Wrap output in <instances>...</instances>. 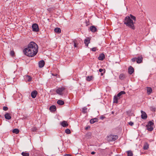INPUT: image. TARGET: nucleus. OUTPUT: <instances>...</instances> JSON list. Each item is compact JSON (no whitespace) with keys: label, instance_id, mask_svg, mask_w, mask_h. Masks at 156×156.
<instances>
[{"label":"nucleus","instance_id":"393cba45","mask_svg":"<svg viewBox=\"0 0 156 156\" xmlns=\"http://www.w3.org/2000/svg\"><path fill=\"white\" fill-rule=\"evenodd\" d=\"M125 75L122 74L120 75L119 78L121 80H123L125 78Z\"/></svg>","mask_w":156,"mask_h":156},{"label":"nucleus","instance_id":"9d476101","mask_svg":"<svg viewBox=\"0 0 156 156\" xmlns=\"http://www.w3.org/2000/svg\"><path fill=\"white\" fill-rule=\"evenodd\" d=\"M90 39L89 37H88L85 39L84 43L87 47L88 46V44L90 43Z\"/></svg>","mask_w":156,"mask_h":156},{"label":"nucleus","instance_id":"f704fd0d","mask_svg":"<svg viewBox=\"0 0 156 156\" xmlns=\"http://www.w3.org/2000/svg\"><path fill=\"white\" fill-rule=\"evenodd\" d=\"M27 76L28 78V79L27 80L28 81H30L32 80L31 77L30 76Z\"/></svg>","mask_w":156,"mask_h":156},{"label":"nucleus","instance_id":"7c9ffc66","mask_svg":"<svg viewBox=\"0 0 156 156\" xmlns=\"http://www.w3.org/2000/svg\"><path fill=\"white\" fill-rule=\"evenodd\" d=\"M65 132L67 134H69L70 133H71L70 130L68 129H66L65 130Z\"/></svg>","mask_w":156,"mask_h":156},{"label":"nucleus","instance_id":"473e14b6","mask_svg":"<svg viewBox=\"0 0 156 156\" xmlns=\"http://www.w3.org/2000/svg\"><path fill=\"white\" fill-rule=\"evenodd\" d=\"M10 54L11 55L13 56L14 55V52L13 51V50L11 51L10 52Z\"/></svg>","mask_w":156,"mask_h":156},{"label":"nucleus","instance_id":"5701e85b","mask_svg":"<svg viewBox=\"0 0 156 156\" xmlns=\"http://www.w3.org/2000/svg\"><path fill=\"white\" fill-rule=\"evenodd\" d=\"M21 154L23 156H29L30 154L28 152H23Z\"/></svg>","mask_w":156,"mask_h":156},{"label":"nucleus","instance_id":"c9c22d12","mask_svg":"<svg viewBox=\"0 0 156 156\" xmlns=\"http://www.w3.org/2000/svg\"><path fill=\"white\" fill-rule=\"evenodd\" d=\"M37 129V128L36 127H34L32 128V130L33 132H35Z\"/></svg>","mask_w":156,"mask_h":156},{"label":"nucleus","instance_id":"6e6552de","mask_svg":"<svg viewBox=\"0 0 156 156\" xmlns=\"http://www.w3.org/2000/svg\"><path fill=\"white\" fill-rule=\"evenodd\" d=\"M143 58L142 55H140L136 58V62L137 63L140 64L142 62Z\"/></svg>","mask_w":156,"mask_h":156},{"label":"nucleus","instance_id":"423d86ee","mask_svg":"<svg viewBox=\"0 0 156 156\" xmlns=\"http://www.w3.org/2000/svg\"><path fill=\"white\" fill-rule=\"evenodd\" d=\"M33 30L34 32H38L39 30L38 25L36 23H34L32 25Z\"/></svg>","mask_w":156,"mask_h":156},{"label":"nucleus","instance_id":"7ed1b4c3","mask_svg":"<svg viewBox=\"0 0 156 156\" xmlns=\"http://www.w3.org/2000/svg\"><path fill=\"white\" fill-rule=\"evenodd\" d=\"M154 123L152 121H149L147 125H146L147 129L149 131H152L154 129Z\"/></svg>","mask_w":156,"mask_h":156},{"label":"nucleus","instance_id":"a211bd4d","mask_svg":"<svg viewBox=\"0 0 156 156\" xmlns=\"http://www.w3.org/2000/svg\"><path fill=\"white\" fill-rule=\"evenodd\" d=\"M98 119L97 118H94L90 119V123L93 124L95 122H98Z\"/></svg>","mask_w":156,"mask_h":156},{"label":"nucleus","instance_id":"bb28decb","mask_svg":"<svg viewBox=\"0 0 156 156\" xmlns=\"http://www.w3.org/2000/svg\"><path fill=\"white\" fill-rule=\"evenodd\" d=\"M13 133H15L16 134H18L19 132V130L17 129H14L12 130Z\"/></svg>","mask_w":156,"mask_h":156},{"label":"nucleus","instance_id":"4c0bfd02","mask_svg":"<svg viewBox=\"0 0 156 156\" xmlns=\"http://www.w3.org/2000/svg\"><path fill=\"white\" fill-rule=\"evenodd\" d=\"M99 71L100 72L102 73V72H105V69H99Z\"/></svg>","mask_w":156,"mask_h":156},{"label":"nucleus","instance_id":"20e7f679","mask_svg":"<svg viewBox=\"0 0 156 156\" xmlns=\"http://www.w3.org/2000/svg\"><path fill=\"white\" fill-rule=\"evenodd\" d=\"M65 89L66 88L64 87H59L56 90V92L58 94L62 96L63 94V92Z\"/></svg>","mask_w":156,"mask_h":156},{"label":"nucleus","instance_id":"de8ad7c7","mask_svg":"<svg viewBox=\"0 0 156 156\" xmlns=\"http://www.w3.org/2000/svg\"><path fill=\"white\" fill-rule=\"evenodd\" d=\"M113 113H114V112H112V113L113 114Z\"/></svg>","mask_w":156,"mask_h":156},{"label":"nucleus","instance_id":"b1692460","mask_svg":"<svg viewBox=\"0 0 156 156\" xmlns=\"http://www.w3.org/2000/svg\"><path fill=\"white\" fill-rule=\"evenodd\" d=\"M57 103L59 105H62L64 104V102L63 101L58 100L57 101Z\"/></svg>","mask_w":156,"mask_h":156},{"label":"nucleus","instance_id":"f8f14e48","mask_svg":"<svg viewBox=\"0 0 156 156\" xmlns=\"http://www.w3.org/2000/svg\"><path fill=\"white\" fill-rule=\"evenodd\" d=\"M60 124L63 127H67L68 126L67 122L65 121H64L61 122Z\"/></svg>","mask_w":156,"mask_h":156},{"label":"nucleus","instance_id":"ea45409f","mask_svg":"<svg viewBox=\"0 0 156 156\" xmlns=\"http://www.w3.org/2000/svg\"><path fill=\"white\" fill-rule=\"evenodd\" d=\"M129 125H130L131 126H132L133 125L134 123L133 122L131 121V122H129Z\"/></svg>","mask_w":156,"mask_h":156},{"label":"nucleus","instance_id":"a878e982","mask_svg":"<svg viewBox=\"0 0 156 156\" xmlns=\"http://www.w3.org/2000/svg\"><path fill=\"white\" fill-rule=\"evenodd\" d=\"M128 156H133V153L131 151H128L126 152Z\"/></svg>","mask_w":156,"mask_h":156},{"label":"nucleus","instance_id":"72a5a7b5","mask_svg":"<svg viewBox=\"0 0 156 156\" xmlns=\"http://www.w3.org/2000/svg\"><path fill=\"white\" fill-rule=\"evenodd\" d=\"M3 109L5 111H6L8 110V108L7 107L4 106L3 108Z\"/></svg>","mask_w":156,"mask_h":156},{"label":"nucleus","instance_id":"49530a36","mask_svg":"<svg viewBox=\"0 0 156 156\" xmlns=\"http://www.w3.org/2000/svg\"><path fill=\"white\" fill-rule=\"evenodd\" d=\"M101 75L102 76L103 75V73H101Z\"/></svg>","mask_w":156,"mask_h":156},{"label":"nucleus","instance_id":"f3484780","mask_svg":"<svg viewBox=\"0 0 156 156\" xmlns=\"http://www.w3.org/2000/svg\"><path fill=\"white\" fill-rule=\"evenodd\" d=\"M90 31L93 32H95L97 31V28L95 26H90Z\"/></svg>","mask_w":156,"mask_h":156},{"label":"nucleus","instance_id":"c756f323","mask_svg":"<svg viewBox=\"0 0 156 156\" xmlns=\"http://www.w3.org/2000/svg\"><path fill=\"white\" fill-rule=\"evenodd\" d=\"M87 109V108L85 107L82 108V112L84 113H85L86 112V111Z\"/></svg>","mask_w":156,"mask_h":156},{"label":"nucleus","instance_id":"dca6fc26","mask_svg":"<svg viewBox=\"0 0 156 156\" xmlns=\"http://www.w3.org/2000/svg\"><path fill=\"white\" fill-rule=\"evenodd\" d=\"M105 56L103 53L101 54L98 57V59L100 60H103L105 58Z\"/></svg>","mask_w":156,"mask_h":156},{"label":"nucleus","instance_id":"a18cd8bd","mask_svg":"<svg viewBox=\"0 0 156 156\" xmlns=\"http://www.w3.org/2000/svg\"><path fill=\"white\" fill-rule=\"evenodd\" d=\"M52 75L53 76H57V74H52Z\"/></svg>","mask_w":156,"mask_h":156},{"label":"nucleus","instance_id":"412c9836","mask_svg":"<svg viewBox=\"0 0 156 156\" xmlns=\"http://www.w3.org/2000/svg\"><path fill=\"white\" fill-rule=\"evenodd\" d=\"M54 31L55 33H59L61 32V30L60 28L57 27L55 29Z\"/></svg>","mask_w":156,"mask_h":156},{"label":"nucleus","instance_id":"2f4dec72","mask_svg":"<svg viewBox=\"0 0 156 156\" xmlns=\"http://www.w3.org/2000/svg\"><path fill=\"white\" fill-rule=\"evenodd\" d=\"M77 42L76 41H73V43H74V45L75 47L77 48V45L78 44L77 43Z\"/></svg>","mask_w":156,"mask_h":156},{"label":"nucleus","instance_id":"4be33fe9","mask_svg":"<svg viewBox=\"0 0 156 156\" xmlns=\"http://www.w3.org/2000/svg\"><path fill=\"white\" fill-rule=\"evenodd\" d=\"M93 79V76H88L86 77V80L88 81H90Z\"/></svg>","mask_w":156,"mask_h":156},{"label":"nucleus","instance_id":"e433bc0d","mask_svg":"<svg viewBox=\"0 0 156 156\" xmlns=\"http://www.w3.org/2000/svg\"><path fill=\"white\" fill-rule=\"evenodd\" d=\"M131 60L133 62H135L136 61V58H132L131 59Z\"/></svg>","mask_w":156,"mask_h":156},{"label":"nucleus","instance_id":"37998d69","mask_svg":"<svg viewBox=\"0 0 156 156\" xmlns=\"http://www.w3.org/2000/svg\"><path fill=\"white\" fill-rule=\"evenodd\" d=\"M95 152H94V151H92V152H91V154H95Z\"/></svg>","mask_w":156,"mask_h":156},{"label":"nucleus","instance_id":"f257e3e1","mask_svg":"<svg viewBox=\"0 0 156 156\" xmlns=\"http://www.w3.org/2000/svg\"><path fill=\"white\" fill-rule=\"evenodd\" d=\"M38 51V46L34 42H31L27 45V47L24 49L23 52L25 55L29 57H33L35 55Z\"/></svg>","mask_w":156,"mask_h":156},{"label":"nucleus","instance_id":"0eeeda50","mask_svg":"<svg viewBox=\"0 0 156 156\" xmlns=\"http://www.w3.org/2000/svg\"><path fill=\"white\" fill-rule=\"evenodd\" d=\"M141 117L142 119H145L147 118V115L146 113L143 111L141 110Z\"/></svg>","mask_w":156,"mask_h":156},{"label":"nucleus","instance_id":"aec40b11","mask_svg":"<svg viewBox=\"0 0 156 156\" xmlns=\"http://www.w3.org/2000/svg\"><path fill=\"white\" fill-rule=\"evenodd\" d=\"M149 147V144L147 143H145L144 144L143 147V149L144 150H147Z\"/></svg>","mask_w":156,"mask_h":156},{"label":"nucleus","instance_id":"2eb2a0df","mask_svg":"<svg viewBox=\"0 0 156 156\" xmlns=\"http://www.w3.org/2000/svg\"><path fill=\"white\" fill-rule=\"evenodd\" d=\"M4 116L5 119H7L9 120L11 119V116L10 114L9 113H6L5 115Z\"/></svg>","mask_w":156,"mask_h":156},{"label":"nucleus","instance_id":"f03ea898","mask_svg":"<svg viewBox=\"0 0 156 156\" xmlns=\"http://www.w3.org/2000/svg\"><path fill=\"white\" fill-rule=\"evenodd\" d=\"M136 20V17L130 14L129 16H127L125 18L124 23L126 26L134 30L135 29L134 24Z\"/></svg>","mask_w":156,"mask_h":156},{"label":"nucleus","instance_id":"6ab92c4d","mask_svg":"<svg viewBox=\"0 0 156 156\" xmlns=\"http://www.w3.org/2000/svg\"><path fill=\"white\" fill-rule=\"evenodd\" d=\"M50 110L52 112H54L56 110V107L55 106L53 105L50 107Z\"/></svg>","mask_w":156,"mask_h":156},{"label":"nucleus","instance_id":"58836bf2","mask_svg":"<svg viewBox=\"0 0 156 156\" xmlns=\"http://www.w3.org/2000/svg\"><path fill=\"white\" fill-rule=\"evenodd\" d=\"M92 51H96V48L94 47L91 49Z\"/></svg>","mask_w":156,"mask_h":156},{"label":"nucleus","instance_id":"ddd939ff","mask_svg":"<svg viewBox=\"0 0 156 156\" xmlns=\"http://www.w3.org/2000/svg\"><path fill=\"white\" fill-rule=\"evenodd\" d=\"M134 71L133 68L131 66H130L128 68V72L129 74H132Z\"/></svg>","mask_w":156,"mask_h":156},{"label":"nucleus","instance_id":"1a4fd4ad","mask_svg":"<svg viewBox=\"0 0 156 156\" xmlns=\"http://www.w3.org/2000/svg\"><path fill=\"white\" fill-rule=\"evenodd\" d=\"M44 61L43 60L40 61L38 62L39 67L40 68L43 67L44 66Z\"/></svg>","mask_w":156,"mask_h":156},{"label":"nucleus","instance_id":"79ce46f5","mask_svg":"<svg viewBox=\"0 0 156 156\" xmlns=\"http://www.w3.org/2000/svg\"><path fill=\"white\" fill-rule=\"evenodd\" d=\"M90 128V126H87V127L85 128V129L86 130H87L88 129Z\"/></svg>","mask_w":156,"mask_h":156},{"label":"nucleus","instance_id":"c85d7f7f","mask_svg":"<svg viewBox=\"0 0 156 156\" xmlns=\"http://www.w3.org/2000/svg\"><path fill=\"white\" fill-rule=\"evenodd\" d=\"M113 102L116 104L117 103V96L116 95L114 97Z\"/></svg>","mask_w":156,"mask_h":156},{"label":"nucleus","instance_id":"39448f33","mask_svg":"<svg viewBox=\"0 0 156 156\" xmlns=\"http://www.w3.org/2000/svg\"><path fill=\"white\" fill-rule=\"evenodd\" d=\"M116 136L110 135L107 137V140L108 141H115L116 140Z\"/></svg>","mask_w":156,"mask_h":156},{"label":"nucleus","instance_id":"cd10ccee","mask_svg":"<svg viewBox=\"0 0 156 156\" xmlns=\"http://www.w3.org/2000/svg\"><path fill=\"white\" fill-rule=\"evenodd\" d=\"M125 92L124 91H121L118 94V97L122 95L125 94Z\"/></svg>","mask_w":156,"mask_h":156},{"label":"nucleus","instance_id":"c03bdc74","mask_svg":"<svg viewBox=\"0 0 156 156\" xmlns=\"http://www.w3.org/2000/svg\"><path fill=\"white\" fill-rule=\"evenodd\" d=\"M64 156H71V155L69 154H66Z\"/></svg>","mask_w":156,"mask_h":156},{"label":"nucleus","instance_id":"4468645a","mask_svg":"<svg viewBox=\"0 0 156 156\" xmlns=\"http://www.w3.org/2000/svg\"><path fill=\"white\" fill-rule=\"evenodd\" d=\"M147 93L148 95H150L152 92V88L151 87H147Z\"/></svg>","mask_w":156,"mask_h":156},{"label":"nucleus","instance_id":"9b49d317","mask_svg":"<svg viewBox=\"0 0 156 156\" xmlns=\"http://www.w3.org/2000/svg\"><path fill=\"white\" fill-rule=\"evenodd\" d=\"M37 94V92L36 90H34L31 93V96L33 98H36Z\"/></svg>","mask_w":156,"mask_h":156},{"label":"nucleus","instance_id":"a19ab883","mask_svg":"<svg viewBox=\"0 0 156 156\" xmlns=\"http://www.w3.org/2000/svg\"><path fill=\"white\" fill-rule=\"evenodd\" d=\"M105 117L101 116L100 117V119H103L105 118Z\"/></svg>","mask_w":156,"mask_h":156}]
</instances>
